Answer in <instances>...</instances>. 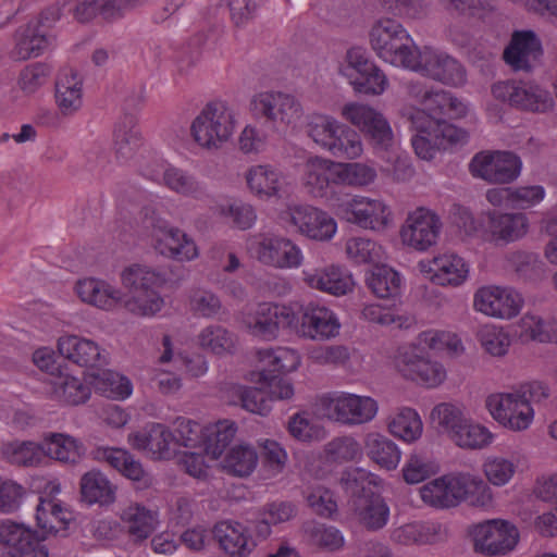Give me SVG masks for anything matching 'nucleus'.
<instances>
[{
    "mask_svg": "<svg viewBox=\"0 0 557 557\" xmlns=\"http://www.w3.org/2000/svg\"><path fill=\"white\" fill-rule=\"evenodd\" d=\"M123 285L133 292L124 300V308L138 317H152L164 306L158 293L166 282L165 273L147 265L133 264L122 272Z\"/></svg>",
    "mask_w": 557,
    "mask_h": 557,
    "instance_id": "1",
    "label": "nucleus"
},
{
    "mask_svg": "<svg viewBox=\"0 0 557 557\" xmlns=\"http://www.w3.org/2000/svg\"><path fill=\"white\" fill-rule=\"evenodd\" d=\"M307 134L336 158L355 159L362 153L359 134L330 115H313L307 125Z\"/></svg>",
    "mask_w": 557,
    "mask_h": 557,
    "instance_id": "2",
    "label": "nucleus"
},
{
    "mask_svg": "<svg viewBox=\"0 0 557 557\" xmlns=\"http://www.w3.org/2000/svg\"><path fill=\"white\" fill-rule=\"evenodd\" d=\"M370 44L375 53L385 62L407 67L417 46L403 27L393 18L376 21L370 30Z\"/></svg>",
    "mask_w": 557,
    "mask_h": 557,
    "instance_id": "3",
    "label": "nucleus"
},
{
    "mask_svg": "<svg viewBox=\"0 0 557 557\" xmlns=\"http://www.w3.org/2000/svg\"><path fill=\"white\" fill-rule=\"evenodd\" d=\"M234 127V116L230 108L222 101H212L193 121L190 132L200 147L211 150L226 143Z\"/></svg>",
    "mask_w": 557,
    "mask_h": 557,
    "instance_id": "4",
    "label": "nucleus"
},
{
    "mask_svg": "<svg viewBox=\"0 0 557 557\" xmlns=\"http://www.w3.org/2000/svg\"><path fill=\"white\" fill-rule=\"evenodd\" d=\"M406 69L446 85L459 86L466 82V71L461 63L431 47H417L411 60L407 61Z\"/></svg>",
    "mask_w": 557,
    "mask_h": 557,
    "instance_id": "5",
    "label": "nucleus"
},
{
    "mask_svg": "<svg viewBox=\"0 0 557 557\" xmlns=\"http://www.w3.org/2000/svg\"><path fill=\"white\" fill-rule=\"evenodd\" d=\"M325 414L344 425H360L372 421L377 413V403L369 396L335 393L321 397Z\"/></svg>",
    "mask_w": 557,
    "mask_h": 557,
    "instance_id": "6",
    "label": "nucleus"
},
{
    "mask_svg": "<svg viewBox=\"0 0 557 557\" xmlns=\"http://www.w3.org/2000/svg\"><path fill=\"white\" fill-rule=\"evenodd\" d=\"M336 214L361 228L384 231L392 223V211L381 199L355 196L336 206Z\"/></svg>",
    "mask_w": 557,
    "mask_h": 557,
    "instance_id": "7",
    "label": "nucleus"
},
{
    "mask_svg": "<svg viewBox=\"0 0 557 557\" xmlns=\"http://www.w3.org/2000/svg\"><path fill=\"white\" fill-rule=\"evenodd\" d=\"M474 550L487 556L511 552L519 541L517 527L506 520L492 519L474 524L470 530Z\"/></svg>",
    "mask_w": 557,
    "mask_h": 557,
    "instance_id": "8",
    "label": "nucleus"
},
{
    "mask_svg": "<svg viewBox=\"0 0 557 557\" xmlns=\"http://www.w3.org/2000/svg\"><path fill=\"white\" fill-rule=\"evenodd\" d=\"M293 320L289 329L297 335L312 341L335 337L341 327L332 310L314 302L299 306L296 311L294 310Z\"/></svg>",
    "mask_w": 557,
    "mask_h": 557,
    "instance_id": "9",
    "label": "nucleus"
},
{
    "mask_svg": "<svg viewBox=\"0 0 557 557\" xmlns=\"http://www.w3.org/2000/svg\"><path fill=\"white\" fill-rule=\"evenodd\" d=\"M492 94L497 100L531 112L544 113L554 104L553 97L547 90L522 82H498L493 85Z\"/></svg>",
    "mask_w": 557,
    "mask_h": 557,
    "instance_id": "10",
    "label": "nucleus"
},
{
    "mask_svg": "<svg viewBox=\"0 0 557 557\" xmlns=\"http://www.w3.org/2000/svg\"><path fill=\"white\" fill-rule=\"evenodd\" d=\"M521 160L509 151L476 153L470 164V173L492 184H508L515 181L521 171Z\"/></svg>",
    "mask_w": 557,
    "mask_h": 557,
    "instance_id": "11",
    "label": "nucleus"
},
{
    "mask_svg": "<svg viewBox=\"0 0 557 557\" xmlns=\"http://www.w3.org/2000/svg\"><path fill=\"white\" fill-rule=\"evenodd\" d=\"M397 371L407 380L436 387L446 379L444 367L426 358L416 346L403 347L395 358Z\"/></svg>",
    "mask_w": 557,
    "mask_h": 557,
    "instance_id": "12",
    "label": "nucleus"
},
{
    "mask_svg": "<svg viewBox=\"0 0 557 557\" xmlns=\"http://www.w3.org/2000/svg\"><path fill=\"white\" fill-rule=\"evenodd\" d=\"M281 218L295 226L300 234L314 240L331 239L337 228L332 216L309 205L288 206L281 213Z\"/></svg>",
    "mask_w": 557,
    "mask_h": 557,
    "instance_id": "13",
    "label": "nucleus"
},
{
    "mask_svg": "<svg viewBox=\"0 0 557 557\" xmlns=\"http://www.w3.org/2000/svg\"><path fill=\"white\" fill-rule=\"evenodd\" d=\"M342 116L357 126L374 145L387 149L393 143V132L382 113L361 103H347L342 108Z\"/></svg>",
    "mask_w": 557,
    "mask_h": 557,
    "instance_id": "14",
    "label": "nucleus"
},
{
    "mask_svg": "<svg viewBox=\"0 0 557 557\" xmlns=\"http://www.w3.org/2000/svg\"><path fill=\"white\" fill-rule=\"evenodd\" d=\"M441 228L440 216L434 211L420 207L408 214L400 235L405 244L424 251L436 244Z\"/></svg>",
    "mask_w": 557,
    "mask_h": 557,
    "instance_id": "15",
    "label": "nucleus"
},
{
    "mask_svg": "<svg viewBox=\"0 0 557 557\" xmlns=\"http://www.w3.org/2000/svg\"><path fill=\"white\" fill-rule=\"evenodd\" d=\"M484 237L495 246H506L522 239L529 232L530 222L524 213L488 211L483 223Z\"/></svg>",
    "mask_w": 557,
    "mask_h": 557,
    "instance_id": "16",
    "label": "nucleus"
},
{
    "mask_svg": "<svg viewBox=\"0 0 557 557\" xmlns=\"http://www.w3.org/2000/svg\"><path fill=\"white\" fill-rule=\"evenodd\" d=\"M486 407L494 419L512 431L528 429L533 420L531 405L521 400L515 392L488 396Z\"/></svg>",
    "mask_w": 557,
    "mask_h": 557,
    "instance_id": "17",
    "label": "nucleus"
},
{
    "mask_svg": "<svg viewBox=\"0 0 557 557\" xmlns=\"http://www.w3.org/2000/svg\"><path fill=\"white\" fill-rule=\"evenodd\" d=\"M523 299L512 288L486 286L474 295V308L490 317L511 319L519 314Z\"/></svg>",
    "mask_w": 557,
    "mask_h": 557,
    "instance_id": "18",
    "label": "nucleus"
},
{
    "mask_svg": "<svg viewBox=\"0 0 557 557\" xmlns=\"http://www.w3.org/2000/svg\"><path fill=\"white\" fill-rule=\"evenodd\" d=\"M293 319L294 310L290 307L263 302L245 318L244 323L251 335L270 341L276 337L280 327L289 329Z\"/></svg>",
    "mask_w": 557,
    "mask_h": 557,
    "instance_id": "19",
    "label": "nucleus"
},
{
    "mask_svg": "<svg viewBox=\"0 0 557 557\" xmlns=\"http://www.w3.org/2000/svg\"><path fill=\"white\" fill-rule=\"evenodd\" d=\"M257 115L274 124H290L301 116V106L298 100L281 91H268L257 95L252 100Z\"/></svg>",
    "mask_w": 557,
    "mask_h": 557,
    "instance_id": "20",
    "label": "nucleus"
},
{
    "mask_svg": "<svg viewBox=\"0 0 557 557\" xmlns=\"http://www.w3.org/2000/svg\"><path fill=\"white\" fill-rule=\"evenodd\" d=\"M136 0H63L66 12L79 24H88L97 17L113 21L135 7Z\"/></svg>",
    "mask_w": 557,
    "mask_h": 557,
    "instance_id": "21",
    "label": "nucleus"
},
{
    "mask_svg": "<svg viewBox=\"0 0 557 557\" xmlns=\"http://www.w3.org/2000/svg\"><path fill=\"white\" fill-rule=\"evenodd\" d=\"M257 259L277 269L297 268L301 264L302 253L290 239L281 236H264L255 248Z\"/></svg>",
    "mask_w": 557,
    "mask_h": 557,
    "instance_id": "22",
    "label": "nucleus"
},
{
    "mask_svg": "<svg viewBox=\"0 0 557 557\" xmlns=\"http://www.w3.org/2000/svg\"><path fill=\"white\" fill-rule=\"evenodd\" d=\"M219 547L232 557H248L257 547L249 529L235 520H222L212 528Z\"/></svg>",
    "mask_w": 557,
    "mask_h": 557,
    "instance_id": "23",
    "label": "nucleus"
},
{
    "mask_svg": "<svg viewBox=\"0 0 557 557\" xmlns=\"http://www.w3.org/2000/svg\"><path fill=\"white\" fill-rule=\"evenodd\" d=\"M61 356L71 362L85 368H102L108 364V357L99 345L77 335H64L58 341Z\"/></svg>",
    "mask_w": 557,
    "mask_h": 557,
    "instance_id": "24",
    "label": "nucleus"
},
{
    "mask_svg": "<svg viewBox=\"0 0 557 557\" xmlns=\"http://www.w3.org/2000/svg\"><path fill=\"white\" fill-rule=\"evenodd\" d=\"M543 54L541 40L532 30L516 32L504 51V60L515 71H531Z\"/></svg>",
    "mask_w": 557,
    "mask_h": 557,
    "instance_id": "25",
    "label": "nucleus"
},
{
    "mask_svg": "<svg viewBox=\"0 0 557 557\" xmlns=\"http://www.w3.org/2000/svg\"><path fill=\"white\" fill-rule=\"evenodd\" d=\"M302 182L312 197H326L333 185H339L337 162L321 157L309 158L304 166Z\"/></svg>",
    "mask_w": 557,
    "mask_h": 557,
    "instance_id": "26",
    "label": "nucleus"
},
{
    "mask_svg": "<svg viewBox=\"0 0 557 557\" xmlns=\"http://www.w3.org/2000/svg\"><path fill=\"white\" fill-rule=\"evenodd\" d=\"M421 271L430 274L433 283L441 286H459L468 277L469 267L455 253L434 257L428 262H420Z\"/></svg>",
    "mask_w": 557,
    "mask_h": 557,
    "instance_id": "27",
    "label": "nucleus"
},
{
    "mask_svg": "<svg viewBox=\"0 0 557 557\" xmlns=\"http://www.w3.org/2000/svg\"><path fill=\"white\" fill-rule=\"evenodd\" d=\"M351 508L358 523L370 532L382 530L389 520V507L379 493L358 496L351 500Z\"/></svg>",
    "mask_w": 557,
    "mask_h": 557,
    "instance_id": "28",
    "label": "nucleus"
},
{
    "mask_svg": "<svg viewBox=\"0 0 557 557\" xmlns=\"http://www.w3.org/2000/svg\"><path fill=\"white\" fill-rule=\"evenodd\" d=\"M302 280L309 287L334 296L346 295L352 290L355 285L352 276L337 265L305 270L302 271Z\"/></svg>",
    "mask_w": 557,
    "mask_h": 557,
    "instance_id": "29",
    "label": "nucleus"
},
{
    "mask_svg": "<svg viewBox=\"0 0 557 557\" xmlns=\"http://www.w3.org/2000/svg\"><path fill=\"white\" fill-rule=\"evenodd\" d=\"M465 482L461 473L457 475H443L420 488L422 500L435 508H450L460 504L461 487Z\"/></svg>",
    "mask_w": 557,
    "mask_h": 557,
    "instance_id": "30",
    "label": "nucleus"
},
{
    "mask_svg": "<svg viewBox=\"0 0 557 557\" xmlns=\"http://www.w3.org/2000/svg\"><path fill=\"white\" fill-rule=\"evenodd\" d=\"M14 46L10 57L14 61H26L41 55L50 45L46 30L38 27V23L28 22L20 26L14 33Z\"/></svg>",
    "mask_w": 557,
    "mask_h": 557,
    "instance_id": "31",
    "label": "nucleus"
},
{
    "mask_svg": "<svg viewBox=\"0 0 557 557\" xmlns=\"http://www.w3.org/2000/svg\"><path fill=\"white\" fill-rule=\"evenodd\" d=\"M132 446L151 454L154 459H169L173 451V433L163 424L151 423L141 431L129 435Z\"/></svg>",
    "mask_w": 557,
    "mask_h": 557,
    "instance_id": "32",
    "label": "nucleus"
},
{
    "mask_svg": "<svg viewBox=\"0 0 557 557\" xmlns=\"http://www.w3.org/2000/svg\"><path fill=\"white\" fill-rule=\"evenodd\" d=\"M114 150L120 162L133 160L143 146L141 133L137 126V119L133 113L125 112L114 128Z\"/></svg>",
    "mask_w": 557,
    "mask_h": 557,
    "instance_id": "33",
    "label": "nucleus"
},
{
    "mask_svg": "<svg viewBox=\"0 0 557 557\" xmlns=\"http://www.w3.org/2000/svg\"><path fill=\"white\" fill-rule=\"evenodd\" d=\"M36 521L38 528L47 534L65 536L74 515L54 499L40 497L36 507Z\"/></svg>",
    "mask_w": 557,
    "mask_h": 557,
    "instance_id": "34",
    "label": "nucleus"
},
{
    "mask_svg": "<svg viewBox=\"0 0 557 557\" xmlns=\"http://www.w3.org/2000/svg\"><path fill=\"white\" fill-rule=\"evenodd\" d=\"M78 297L97 308L110 310L117 304L124 305L123 293L102 280L85 278L76 284Z\"/></svg>",
    "mask_w": 557,
    "mask_h": 557,
    "instance_id": "35",
    "label": "nucleus"
},
{
    "mask_svg": "<svg viewBox=\"0 0 557 557\" xmlns=\"http://www.w3.org/2000/svg\"><path fill=\"white\" fill-rule=\"evenodd\" d=\"M156 249L163 256L180 261L191 260L198 256L194 240L177 227L160 228Z\"/></svg>",
    "mask_w": 557,
    "mask_h": 557,
    "instance_id": "36",
    "label": "nucleus"
},
{
    "mask_svg": "<svg viewBox=\"0 0 557 557\" xmlns=\"http://www.w3.org/2000/svg\"><path fill=\"white\" fill-rule=\"evenodd\" d=\"M121 520L132 537L144 541L156 531L159 524V515L156 510L134 503L123 509Z\"/></svg>",
    "mask_w": 557,
    "mask_h": 557,
    "instance_id": "37",
    "label": "nucleus"
},
{
    "mask_svg": "<svg viewBox=\"0 0 557 557\" xmlns=\"http://www.w3.org/2000/svg\"><path fill=\"white\" fill-rule=\"evenodd\" d=\"M83 81L78 73L65 70L60 73L55 82V101L64 115H72L83 103Z\"/></svg>",
    "mask_w": 557,
    "mask_h": 557,
    "instance_id": "38",
    "label": "nucleus"
},
{
    "mask_svg": "<svg viewBox=\"0 0 557 557\" xmlns=\"http://www.w3.org/2000/svg\"><path fill=\"white\" fill-rule=\"evenodd\" d=\"M115 492L116 487L100 471L91 470L81 479L82 498L89 505H110L115 500Z\"/></svg>",
    "mask_w": 557,
    "mask_h": 557,
    "instance_id": "39",
    "label": "nucleus"
},
{
    "mask_svg": "<svg viewBox=\"0 0 557 557\" xmlns=\"http://www.w3.org/2000/svg\"><path fill=\"white\" fill-rule=\"evenodd\" d=\"M368 457L381 468L394 470L397 468L401 453L398 446L388 437L372 432L364 438Z\"/></svg>",
    "mask_w": 557,
    "mask_h": 557,
    "instance_id": "40",
    "label": "nucleus"
},
{
    "mask_svg": "<svg viewBox=\"0 0 557 557\" xmlns=\"http://www.w3.org/2000/svg\"><path fill=\"white\" fill-rule=\"evenodd\" d=\"M246 181L250 190L261 198L278 196L282 188V173L271 165H256L248 170Z\"/></svg>",
    "mask_w": 557,
    "mask_h": 557,
    "instance_id": "41",
    "label": "nucleus"
},
{
    "mask_svg": "<svg viewBox=\"0 0 557 557\" xmlns=\"http://www.w3.org/2000/svg\"><path fill=\"white\" fill-rule=\"evenodd\" d=\"M44 457L64 463H75L82 456V445L72 436L62 433H51L42 443Z\"/></svg>",
    "mask_w": 557,
    "mask_h": 557,
    "instance_id": "42",
    "label": "nucleus"
},
{
    "mask_svg": "<svg viewBox=\"0 0 557 557\" xmlns=\"http://www.w3.org/2000/svg\"><path fill=\"white\" fill-rule=\"evenodd\" d=\"M198 344L208 352L223 356L235 351L236 336L222 325L211 324L200 331Z\"/></svg>",
    "mask_w": 557,
    "mask_h": 557,
    "instance_id": "43",
    "label": "nucleus"
},
{
    "mask_svg": "<svg viewBox=\"0 0 557 557\" xmlns=\"http://www.w3.org/2000/svg\"><path fill=\"white\" fill-rule=\"evenodd\" d=\"M258 463V454L252 446L237 445L232 447L222 461L223 470L235 476L249 475Z\"/></svg>",
    "mask_w": 557,
    "mask_h": 557,
    "instance_id": "44",
    "label": "nucleus"
},
{
    "mask_svg": "<svg viewBox=\"0 0 557 557\" xmlns=\"http://www.w3.org/2000/svg\"><path fill=\"white\" fill-rule=\"evenodd\" d=\"M367 285L376 297L392 298L400 292V276L389 267H375L367 277Z\"/></svg>",
    "mask_w": 557,
    "mask_h": 557,
    "instance_id": "45",
    "label": "nucleus"
},
{
    "mask_svg": "<svg viewBox=\"0 0 557 557\" xmlns=\"http://www.w3.org/2000/svg\"><path fill=\"white\" fill-rule=\"evenodd\" d=\"M389 432L406 442H412L422 434V421L416 410L403 408L388 422Z\"/></svg>",
    "mask_w": 557,
    "mask_h": 557,
    "instance_id": "46",
    "label": "nucleus"
},
{
    "mask_svg": "<svg viewBox=\"0 0 557 557\" xmlns=\"http://www.w3.org/2000/svg\"><path fill=\"white\" fill-rule=\"evenodd\" d=\"M507 261L515 273L524 281H537L544 274V263L535 252L512 251L508 255Z\"/></svg>",
    "mask_w": 557,
    "mask_h": 557,
    "instance_id": "47",
    "label": "nucleus"
},
{
    "mask_svg": "<svg viewBox=\"0 0 557 557\" xmlns=\"http://www.w3.org/2000/svg\"><path fill=\"white\" fill-rule=\"evenodd\" d=\"M492 437L486 428L467 419L461 428L454 432L451 441L462 448L481 449L491 443Z\"/></svg>",
    "mask_w": 557,
    "mask_h": 557,
    "instance_id": "48",
    "label": "nucleus"
},
{
    "mask_svg": "<svg viewBox=\"0 0 557 557\" xmlns=\"http://www.w3.org/2000/svg\"><path fill=\"white\" fill-rule=\"evenodd\" d=\"M237 432L235 422L227 420L220 421L215 424L214 431L205 440V451L213 459L221 457L226 447L234 440Z\"/></svg>",
    "mask_w": 557,
    "mask_h": 557,
    "instance_id": "49",
    "label": "nucleus"
},
{
    "mask_svg": "<svg viewBox=\"0 0 557 557\" xmlns=\"http://www.w3.org/2000/svg\"><path fill=\"white\" fill-rule=\"evenodd\" d=\"M4 455L12 465L33 467L40 463L44 458L42 444L11 443L5 446Z\"/></svg>",
    "mask_w": 557,
    "mask_h": 557,
    "instance_id": "50",
    "label": "nucleus"
},
{
    "mask_svg": "<svg viewBox=\"0 0 557 557\" xmlns=\"http://www.w3.org/2000/svg\"><path fill=\"white\" fill-rule=\"evenodd\" d=\"M323 453L327 461L343 463L356 459L361 448L352 436H339L326 443Z\"/></svg>",
    "mask_w": 557,
    "mask_h": 557,
    "instance_id": "51",
    "label": "nucleus"
},
{
    "mask_svg": "<svg viewBox=\"0 0 557 557\" xmlns=\"http://www.w3.org/2000/svg\"><path fill=\"white\" fill-rule=\"evenodd\" d=\"M373 484H375V476L361 468H349L341 476V485L351 496V500L358 496L374 493L371 490Z\"/></svg>",
    "mask_w": 557,
    "mask_h": 557,
    "instance_id": "52",
    "label": "nucleus"
},
{
    "mask_svg": "<svg viewBox=\"0 0 557 557\" xmlns=\"http://www.w3.org/2000/svg\"><path fill=\"white\" fill-rule=\"evenodd\" d=\"M189 309L195 317L213 319L222 312L223 306L214 293L198 288L189 295Z\"/></svg>",
    "mask_w": 557,
    "mask_h": 557,
    "instance_id": "53",
    "label": "nucleus"
},
{
    "mask_svg": "<svg viewBox=\"0 0 557 557\" xmlns=\"http://www.w3.org/2000/svg\"><path fill=\"white\" fill-rule=\"evenodd\" d=\"M346 253L355 263H374L382 257V247L364 237H352L346 242Z\"/></svg>",
    "mask_w": 557,
    "mask_h": 557,
    "instance_id": "54",
    "label": "nucleus"
},
{
    "mask_svg": "<svg viewBox=\"0 0 557 557\" xmlns=\"http://www.w3.org/2000/svg\"><path fill=\"white\" fill-rule=\"evenodd\" d=\"M305 532L311 543L319 547L336 550L344 545V537L335 527L312 521L305 525Z\"/></svg>",
    "mask_w": 557,
    "mask_h": 557,
    "instance_id": "55",
    "label": "nucleus"
},
{
    "mask_svg": "<svg viewBox=\"0 0 557 557\" xmlns=\"http://www.w3.org/2000/svg\"><path fill=\"white\" fill-rule=\"evenodd\" d=\"M465 486L461 487L460 503L468 502L474 507H487L492 504V493L487 484L480 478L461 473Z\"/></svg>",
    "mask_w": 557,
    "mask_h": 557,
    "instance_id": "56",
    "label": "nucleus"
},
{
    "mask_svg": "<svg viewBox=\"0 0 557 557\" xmlns=\"http://www.w3.org/2000/svg\"><path fill=\"white\" fill-rule=\"evenodd\" d=\"M478 338L485 351L495 357L506 355L510 346L508 333L496 325H483L478 332Z\"/></svg>",
    "mask_w": 557,
    "mask_h": 557,
    "instance_id": "57",
    "label": "nucleus"
},
{
    "mask_svg": "<svg viewBox=\"0 0 557 557\" xmlns=\"http://www.w3.org/2000/svg\"><path fill=\"white\" fill-rule=\"evenodd\" d=\"M337 168L339 185L366 186L371 184L376 177L375 170L372 166H369L363 163L337 162Z\"/></svg>",
    "mask_w": 557,
    "mask_h": 557,
    "instance_id": "58",
    "label": "nucleus"
},
{
    "mask_svg": "<svg viewBox=\"0 0 557 557\" xmlns=\"http://www.w3.org/2000/svg\"><path fill=\"white\" fill-rule=\"evenodd\" d=\"M57 397L71 406L84 404L90 397V387L74 376L62 379L54 388Z\"/></svg>",
    "mask_w": 557,
    "mask_h": 557,
    "instance_id": "59",
    "label": "nucleus"
},
{
    "mask_svg": "<svg viewBox=\"0 0 557 557\" xmlns=\"http://www.w3.org/2000/svg\"><path fill=\"white\" fill-rule=\"evenodd\" d=\"M260 361L264 367L260 370L267 374H281L290 372L296 369V357L294 352L288 349L278 348L276 350H264L260 352Z\"/></svg>",
    "mask_w": 557,
    "mask_h": 557,
    "instance_id": "60",
    "label": "nucleus"
},
{
    "mask_svg": "<svg viewBox=\"0 0 557 557\" xmlns=\"http://www.w3.org/2000/svg\"><path fill=\"white\" fill-rule=\"evenodd\" d=\"M438 466L429 457L421 454H411L403 468L404 480L408 484H418L437 473Z\"/></svg>",
    "mask_w": 557,
    "mask_h": 557,
    "instance_id": "61",
    "label": "nucleus"
},
{
    "mask_svg": "<svg viewBox=\"0 0 557 557\" xmlns=\"http://www.w3.org/2000/svg\"><path fill=\"white\" fill-rule=\"evenodd\" d=\"M442 7L451 15L479 17L494 10L491 0H440Z\"/></svg>",
    "mask_w": 557,
    "mask_h": 557,
    "instance_id": "62",
    "label": "nucleus"
},
{
    "mask_svg": "<svg viewBox=\"0 0 557 557\" xmlns=\"http://www.w3.org/2000/svg\"><path fill=\"white\" fill-rule=\"evenodd\" d=\"M33 534L34 532L23 523H17L10 519L0 521V545L4 548L7 557L13 553L14 548L23 545Z\"/></svg>",
    "mask_w": 557,
    "mask_h": 557,
    "instance_id": "63",
    "label": "nucleus"
},
{
    "mask_svg": "<svg viewBox=\"0 0 557 557\" xmlns=\"http://www.w3.org/2000/svg\"><path fill=\"white\" fill-rule=\"evenodd\" d=\"M163 182L171 190L184 196L202 194V187L195 177L177 168L166 169L163 174Z\"/></svg>",
    "mask_w": 557,
    "mask_h": 557,
    "instance_id": "64",
    "label": "nucleus"
}]
</instances>
